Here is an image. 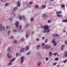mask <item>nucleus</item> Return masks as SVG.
Instances as JSON below:
<instances>
[{"label": "nucleus", "mask_w": 67, "mask_h": 67, "mask_svg": "<svg viewBox=\"0 0 67 67\" xmlns=\"http://www.w3.org/2000/svg\"><path fill=\"white\" fill-rule=\"evenodd\" d=\"M62 12H56V13L57 14V16H59V17H61V18H63V15H61L58 13L59 14H61Z\"/></svg>", "instance_id": "1"}, {"label": "nucleus", "mask_w": 67, "mask_h": 67, "mask_svg": "<svg viewBox=\"0 0 67 67\" xmlns=\"http://www.w3.org/2000/svg\"><path fill=\"white\" fill-rule=\"evenodd\" d=\"M0 28H1L0 29V31H2V30L3 31H4V30H5V27L3 26H2V25L1 24H0Z\"/></svg>", "instance_id": "2"}, {"label": "nucleus", "mask_w": 67, "mask_h": 67, "mask_svg": "<svg viewBox=\"0 0 67 67\" xmlns=\"http://www.w3.org/2000/svg\"><path fill=\"white\" fill-rule=\"evenodd\" d=\"M51 47L47 45H45L44 46V47H43L42 48L43 49H49V48H50Z\"/></svg>", "instance_id": "3"}, {"label": "nucleus", "mask_w": 67, "mask_h": 67, "mask_svg": "<svg viewBox=\"0 0 67 67\" xmlns=\"http://www.w3.org/2000/svg\"><path fill=\"white\" fill-rule=\"evenodd\" d=\"M21 59V61L20 62V63L21 64L23 63V61H24V57L23 56L20 58Z\"/></svg>", "instance_id": "4"}, {"label": "nucleus", "mask_w": 67, "mask_h": 67, "mask_svg": "<svg viewBox=\"0 0 67 67\" xmlns=\"http://www.w3.org/2000/svg\"><path fill=\"white\" fill-rule=\"evenodd\" d=\"M49 29V26L47 25H46L44 26V29L45 30H47Z\"/></svg>", "instance_id": "5"}, {"label": "nucleus", "mask_w": 67, "mask_h": 67, "mask_svg": "<svg viewBox=\"0 0 67 67\" xmlns=\"http://www.w3.org/2000/svg\"><path fill=\"white\" fill-rule=\"evenodd\" d=\"M19 21H17L15 23V25L16 27H18L19 26Z\"/></svg>", "instance_id": "6"}, {"label": "nucleus", "mask_w": 67, "mask_h": 67, "mask_svg": "<svg viewBox=\"0 0 67 67\" xmlns=\"http://www.w3.org/2000/svg\"><path fill=\"white\" fill-rule=\"evenodd\" d=\"M52 35L53 37H58L59 36V35L58 34H53Z\"/></svg>", "instance_id": "7"}, {"label": "nucleus", "mask_w": 67, "mask_h": 67, "mask_svg": "<svg viewBox=\"0 0 67 67\" xmlns=\"http://www.w3.org/2000/svg\"><path fill=\"white\" fill-rule=\"evenodd\" d=\"M42 17L44 18H46L47 17V15L46 14H44L42 15Z\"/></svg>", "instance_id": "8"}, {"label": "nucleus", "mask_w": 67, "mask_h": 67, "mask_svg": "<svg viewBox=\"0 0 67 67\" xmlns=\"http://www.w3.org/2000/svg\"><path fill=\"white\" fill-rule=\"evenodd\" d=\"M49 56H52L53 55V54L52 53V52L51 51L50 52H49Z\"/></svg>", "instance_id": "9"}, {"label": "nucleus", "mask_w": 67, "mask_h": 67, "mask_svg": "<svg viewBox=\"0 0 67 67\" xmlns=\"http://www.w3.org/2000/svg\"><path fill=\"white\" fill-rule=\"evenodd\" d=\"M22 19L24 21H25V20L26 19L25 18V16L24 15H23L22 16Z\"/></svg>", "instance_id": "10"}, {"label": "nucleus", "mask_w": 67, "mask_h": 67, "mask_svg": "<svg viewBox=\"0 0 67 67\" xmlns=\"http://www.w3.org/2000/svg\"><path fill=\"white\" fill-rule=\"evenodd\" d=\"M17 9H18V8H17V7H15L13 9V11H15Z\"/></svg>", "instance_id": "11"}, {"label": "nucleus", "mask_w": 67, "mask_h": 67, "mask_svg": "<svg viewBox=\"0 0 67 67\" xmlns=\"http://www.w3.org/2000/svg\"><path fill=\"white\" fill-rule=\"evenodd\" d=\"M38 66H40L41 65V62L40 61H39L37 62Z\"/></svg>", "instance_id": "12"}, {"label": "nucleus", "mask_w": 67, "mask_h": 67, "mask_svg": "<svg viewBox=\"0 0 67 67\" xmlns=\"http://www.w3.org/2000/svg\"><path fill=\"white\" fill-rule=\"evenodd\" d=\"M40 46H41V45H37V47L36 48V49H39Z\"/></svg>", "instance_id": "13"}, {"label": "nucleus", "mask_w": 67, "mask_h": 67, "mask_svg": "<svg viewBox=\"0 0 67 67\" xmlns=\"http://www.w3.org/2000/svg\"><path fill=\"white\" fill-rule=\"evenodd\" d=\"M64 56L65 57H67V51L64 52Z\"/></svg>", "instance_id": "14"}, {"label": "nucleus", "mask_w": 67, "mask_h": 67, "mask_svg": "<svg viewBox=\"0 0 67 67\" xmlns=\"http://www.w3.org/2000/svg\"><path fill=\"white\" fill-rule=\"evenodd\" d=\"M20 5V3L19 2V1H18V3L17 4V7H18Z\"/></svg>", "instance_id": "15"}, {"label": "nucleus", "mask_w": 67, "mask_h": 67, "mask_svg": "<svg viewBox=\"0 0 67 67\" xmlns=\"http://www.w3.org/2000/svg\"><path fill=\"white\" fill-rule=\"evenodd\" d=\"M10 49H11V47H9L7 49V52H9Z\"/></svg>", "instance_id": "16"}, {"label": "nucleus", "mask_w": 67, "mask_h": 67, "mask_svg": "<svg viewBox=\"0 0 67 67\" xmlns=\"http://www.w3.org/2000/svg\"><path fill=\"white\" fill-rule=\"evenodd\" d=\"M46 7V5H42V8L43 9H44V8H45Z\"/></svg>", "instance_id": "17"}, {"label": "nucleus", "mask_w": 67, "mask_h": 67, "mask_svg": "<svg viewBox=\"0 0 67 67\" xmlns=\"http://www.w3.org/2000/svg\"><path fill=\"white\" fill-rule=\"evenodd\" d=\"M25 48L26 50H29V46H26L25 47Z\"/></svg>", "instance_id": "18"}, {"label": "nucleus", "mask_w": 67, "mask_h": 67, "mask_svg": "<svg viewBox=\"0 0 67 67\" xmlns=\"http://www.w3.org/2000/svg\"><path fill=\"white\" fill-rule=\"evenodd\" d=\"M25 49L24 48H22L21 49V52H23L24 51Z\"/></svg>", "instance_id": "19"}, {"label": "nucleus", "mask_w": 67, "mask_h": 67, "mask_svg": "<svg viewBox=\"0 0 67 67\" xmlns=\"http://www.w3.org/2000/svg\"><path fill=\"white\" fill-rule=\"evenodd\" d=\"M63 22H66L67 23V19H64L62 20Z\"/></svg>", "instance_id": "20"}, {"label": "nucleus", "mask_w": 67, "mask_h": 67, "mask_svg": "<svg viewBox=\"0 0 67 67\" xmlns=\"http://www.w3.org/2000/svg\"><path fill=\"white\" fill-rule=\"evenodd\" d=\"M39 6L38 5H35L34 7L35 8H36V9L37 8H38V7Z\"/></svg>", "instance_id": "21"}, {"label": "nucleus", "mask_w": 67, "mask_h": 67, "mask_svg": "<svg viewBox=\"0 0 67 67\" xmlns=\"http://www.w3.org/2000/svg\"><path fill=\"white\" fill-rule=\"evenodd\" d=\"M15 59V58H13L12 59L10 60V62H13L14 60Z\"/></svg>", "instance_id": "22"}, {"label": "nucleus", "mask_w": 67, "mask_h": 67, "mask_svg": "<svg viewBox=\"0 0 67 67\" xmlns=\"http://www.w3.org/2000/svg\"><path fill=\"white\" fill-rule=\"evenodd\" d=\"M10 30H9L8 31V32L7 33V35H10Z\"/></svg>", "instance_id": "23"}, {"label": "nucleus", "mask_w": 67, "mask_h": 67, "mask_svg": "<svg viewBox=\"0 0 67 67\" xmlns=\"http://www.w3.org/2000/svg\"><path fill=\"white\" fill-rule=\"evenodd\" d=\"M8 58H9V59H11L12 58V56L11 55H9L8 56Z\"/></svg>", "instance_id": "24"}, {"label": "nucleus", "mask_w": 67, "mask_h": 67, "mask_svg": "<svg viewBox=\"0 0 67 67\" xmlns=\"http://www.w3.org/2000/svg\"><path fill=\"white\" fill-rule=\"evenodd\" d=\"M37 55H39V56H42L41 54H40V53L39 52H37Z\"/></svg>", "instance_id": "25"}, {"label": "nucleus", "mask_w": 67, "mask_h": 67, "mask_svg": "<svg viewBox=\"0 0 67 67\" xmlns=\"http://www.w3.org/2000/svg\"><path fill=\"white\" fill-rule=\"evenodd\" d=\"M29 26V24H27L25 25L26 27H27Z\"/></svg>", "instance_id": "26"}, {"label": "nucleus", "mask_w": 67, "mask_h": 67, "mask_svg": "<svg viewBox=\"0 0 67 67\" xmlns=\"http://www.w3.org/2000/svg\"><path fill=\"white\" fill-rule=\"evenodd\" d=\"M9 3H5V7H7L8 5H9Z\"/></svg>", "instance_id": "27"}, {"label": "nucleus", "mask_w": 67, "mask_h": 67, "mask_svg": "<svg viewBox=\"0 0 67 67\" xmlns=\"http://www.w3.org/2000/svg\"><path fill=\"white\" fill-rule=\"evenodd\" d=\"M61 8H64L65 7V4H62L61 5Z\"/></svg>", "instance_id": "28"}, {"label": "nucleus", "mask_w": 67, "mask_h": 67, "mask_svg": "<svg viewBox=\"0 0 67 67\" xmlns=\"http://www.w3.org/2000/svg\"><path fill=\"white\" fill-rule=\"evenodd\" d=\"M19 18L20 19V21H21L22 20V18H21V15H20L19 16Z\"/></svg>", "instance_id": "29"}, {"label": "nucleus", "mask_w": 67, "mask_h": 67, "mask_svg": "<svg viewBox=\"0 0 67 67\" xmlns=\"http://www.w3.org/2000/svg\"><path fill=\"white\" fill-rule=\"evenodd\" d=\"M34 20V19L33 18H32L30 19V20L31 21V22H32V21H33Z\"/></svg>", "instance_id": "30"}, {"label": "nucleus", "mask_w": 67, "mask_h": 67, "mask_svg": "<svg viewBox=\"0 0 67 67\" xmlns=\"http://www.w3.org/2000/svg\"><path fill=\"white\" fill-rule=\"evenodd\" d=\"M57 44V43H56V42H55L53 43V45L54 46H56V44Z\"/></svg>", "instance_id": "31"}, {"label": "nucleus", "mask_w": 67, "mask_h": 67, "mask_svg": "<svg viewBox=\"0 0 67 67\" xmlns=\"http://www.w3.org/2000/svg\"><path fill=\"white\" fill-rule=\"evenodd\" d=\"M55 39L53 40L52 41V43H55Z\"/></svg>", "instance_id": "32"}, {"label": "nucleus", "mask_w": 67, "mask_h": 67, "mask_svg": "<svg viewBox=\"0 0 67 67\" xmlns=\"http://www.w3.org/2000/svg\"><path fill=\"white\" fill-rule=\"evenodd\" d=\"M14 43L15 44H16V43H17V41H16V40H14Z\"/></svg>", "instance_id": "33"}, {"label": "nucleus", "mask_w": 67, "mask_h": 67, "mask_svg": "<svg viewBox=\"0 0 67 67\" xmlns=\"http://www.w3.org/2000/svg\"><path fill=\"white\" fill-rule=\"evenodd\" d=\"M56 61H58V59L57 58H56L55 59Z\"/></svg>", "instance_id": "34"}, {"label": "nucleus", "mask_w": 67, "mask_h": 67, "mask_svg": "<svg viewBox=\"0 0 67 67\" xmlns=\"http://www.w3.org/2000/svg\"><path fill=\"white\" fill-rule=\"evenodd\" d=\"M31 52L30 51L28 52L27 54H26V55H29L30 54Z\"/></svg>", "instance_id": "35"}, {"label": "nucleus", "mask_w": 67, "mask_h": 67, "mask_svg": "<svg viewBox=\"0 0 67 67\" xmlns=\"http://www.w3.org/2000/svg\"><path fill=\"white\" fill-rule=\"evenodd\" d=\"M9 19L10 21H13V19L12 18H9Z\"/></svg>", "instance_id": "36"}, {"label": "nucleus", "mask_w": 67, "mask_h": 67, "mask_svg": "<svg viewBox=\"0 0 67 67\" xmlns=\"http://www.w3.org/2000/svg\"><path fill=\"white\" fill-rule=\"evenodd\" d=\"M24 41V39L23 38H21L20 40V42H22Z\"/></svg>", "instance_id": "37"}, {"label": "nucleus", "mask_w": 67, "mask_h": 67, "mask_svg": "<svg viewBox=\"0 0 67 67\" xmlns=\"http://www.w3.org/2000/svg\"><path fill=\"white\" fill-rule=\"evenodd\" d=\"M36 40L37 41H39L40 40V38H36Z\"/></svg>", "instance_id": "38"}, {"label": "nucleus", "mask_w": 67, "mask_h": 67, "mask_svg": "<svg viewBox=\"0 0 67 67\" xmlns=\"http://www.w3.org/2000/svg\"><path fill=\"white\" fill-rule=\"evenodd\" d=\"M48 40V39H46L45 40V43H47V41Z\"/></svg>", "instance_id": "39"}, {"label": "nucleus", "mask_w": 67, "mask_h": 67, "mask_svg": "<svg viewBox=\"0 0 67 67\" xmlns=\"http://www.w3.org/2000/svg\"><path fill=\"white\" fill-rule=\"evenodd\" d=\"M50 31V30L49 29L48 30L46 31V32L47 33H48V32H49Z\"/></svg>", "instance_id": "40"}, {"label": "nucleus", "mask_w": 67, "mask_h": 67, "mask_svg": "<svg viewBox=\"0 0 67 67\" xmlns=\"http://www.w3.org/2000/svg\"><path fill=\"white\" fill-rule=\"evenodd\" d=\"M12 62H10L9 64V65H12Z\"/></svg>", "instance_id": "41"}, {"label": "nucleus", "mask_w": 67, "mask_h": 67, "mask_svg": "<svg viewBox=\"0 0 67 67\" xmlns=\"http://www.w3.org/2000/svg\"><path fill=\"white\" fill-rule=\"evenodd\" d=\"M48 57H46V60H48Z\"/></svg>", "instance_id": "42"}, {"label": "nucleus", "mask_w": 67, "mask_h": 67, "mask_svg": "<svg viewBox=\"0 0 67 67\" xmlns=\"http://www.w3.org/2000/svg\"><path fill=\"white\" fill-rule=\"evenodd\" d=\"M67 61V60L66 59L65 60L63 61V63H66V62Z\"/></svg>", "instance_id": "43"}, {"label": "nucleus", "mask_w": 67, "mask_h": 67, "mask_svg": "<svg viewBox=\"0 0 67 67\" xmlns=\"http://www.w3.org/2000/svg\"><path fill=\"white\" fill-rule=\"evenodd\" d=\"M57 54V53H54V56H55V55H56Z\"/></svg>", "instance_id": "44"}, {"label": "nucleus", "mask_w": 67, "mask_h": 67, "mask_svg": "<svg viewBox=\"0 0 67 67\" xmlns=\"http://www.w3.org/2000/svg\"><path fill=\"white\" fill-rule=\"evenodd\" d=\"M44 45H45V43H43L42 44V46H43Z\"/></svg>", "instance_id": "45"}, {"label": "nucleus", "mask_w": 67, "mask_h": 67, "mask_svg": "<svg viewBox=\"0 0 67 67\" xmlns=\"http://www.w3.org/2000/svg\"><path fill=\"white\" fill-rule=\"evenodd\" d=\"M26 38L28 37H29V35L28 34H26Z\"/></svg>", "instance_id": "46"}, {"label": "nucleus", "mask_w": 67, "mask_h": 67, "mask_svg": "<svg viewBox=\"0 0 67 67\" xmlns=\"http://www.w3.org/2000/svg\"><path fill=\"white\" fill-rule=\"evenodd\" d=\"M13 37V36H12L10 38V39H12Z\"/></svg>", "instance_id": "47"}, {"label": "nucleus", "mask_w": 67, "mask_h": 67, "mask_svg": "<svg viewBox=\"0 0 67 67\" xmlns=\"http://www.w3.org/2000/svg\"><path fill=\"white\" fill-rule=\"evenodd\" d=\"M52 21H50V20H49L48 21V23H51V22Z\"/></svg>", "instance_id": "48"}, {"label": "nucleus", "mask_w": 67, "mask_h": 67, "mask_svg": "<svg viewBox=\"0 0 67 67\" xmlns=\"http://www.w3.org/2000/svg\"><path fill=\"white\" fill-rule=\"evenodd\" d=\"M45 27V26H42L41 27V28H44V27Z\"/></svg>", "instance_id": "49"}, {"label": "nucleus", "mask_w": 67, "mask_h": 67, "mask_svg": "<svg viewBox=\"0 0 67 67\" xmlns=\"http://www.w3.org/2000/svg\"><path fill=\"white\" fill-rule=\"evenodd\" d=\"M9 55H10V53H8L7 54V56H8V57L9 56Z\"/></svg>", "instance_id": "50"}, {"label": "nucleus", "mask_w": 67, "mask_h": 67, "mask_svg": "<svg viewBox=\"0 0 67 67\" xmlns=\"http://www.w3.org/2000/svg\"><path fill=\"white\" fill-rule=\"evenodd\" d=\"M19 27L20 29H22V26H19Z\"/></svg>", "instance_id": "51"}, {"label": "nucleus", "mask_w": 67, "mask_h": 67, "mask_svg": "<svg viewBox=\"0 0 67 67\" xmlns=\"http://www.w3.org/2000/svg\"><path fill=\"white\" fill-rule=\"evenodd\" d=\"M65 47V46L64 45H62V48H64Z\"/></svg>", "instance_id": "52"}, {"label": "nucleus", "mask_w": 67, "mask_h": 67, "mask_svg": "<svg viewBox=\"0 0 67 67\" xmlns=\"http://www.w3.org/2000/svg\"><path fill=\"white\" fill-rule=\"evenodd\" d=\"M57 64V63H55L53 64V65H56Z\"/></svg>", "instance_id": "53"}, {"label": "nucleus", "mask_w": 67, "mask_h": 67, "mask_svg": "<svg viewBox=\"0 0 67 67\" xmlns=\"http://www.w3.org/2000/svg\"><path fill=\"white\" fill-rule=\"evenodd\" d=\"M13 31L14 32H16V30H13Z\"/></svg>", "instance_id": "54"}, {"label": "nucleus", "mask_w": 67, "mask_h": 67, "mask_svg": "<svg viewBox=\"0 0 67 67\" xmlns=\"http://www.w3.org/2000/svg\"><path fill=\"white\" fill-rule=\"evenodd\" d=\"M65 43L66 44H67V41H65Z\"/></svg>", "instance_id": "55"}, {"label": "nucleus", "mask_w": 67, "mask_h": 67, "mask_svg": "<svg viewBox=\"0 0 67 67\" xmlns=\"http://www.w3.org/2000/svg\"><path fill=\"white\" fill-rule=\"evenodd\" d=\"M52 8L51 7H49L48 8V9H51Z\"/></svg>", "instance_id": "56"}, {"label": "nucleus", "mask_w": 67, "mask_h": 67, "mask_svg": "<svg viewBox=\"0 0 67 67\" xmlns=\"http://www.w3.org/2000/svg\"><path fill=\"white\" fill-rule=\"evenodd\" d=\"M42 40H44V39H45V37H42Z\"/></svg>", "instance_id": "57"}, {"label": "nucleus", "mask_w": 67, "mask_h": 67, "mask_svg": "<svg viewBox=\"0 0 67 67\" xmlns=\"http://www.w3.org/2000/svg\"><path fill=\"white\" fill-rule=\"evenodd\" d=\"M46 31L45 30H44L43 31V33H46Z\"/></svg>", "instance_id": "58"}, {"label": "nucleus", "mask_w": 67, "mask_h": 67, "mask_svg": "<svg viewBox=\"0 0 67 67\" xmlns=\"http://www.w3.org/2000/svg\"><path fill=\"white\" fill-rule=\"evenodd\" d=\"M18 55H19V53H16V56H18Z\"/></svg>", "instance_id": "59"}, {"label": "nucleus", "mask_w": 67, "mask_h": 67, "mask_svg": "<svg viewBox=\"0 0 67 67\" xmlns=\"http://www.w3.org/2000/svg\"><path fill=\"white\" fill-rule=\"evenodd\" d=\"M9 26H6V28H7V29H8V28H9Z\"/></svg>", "instance_id": "60"}, {"label": "nucleus", "mask_w": 67, "mask_h": 67, "mask_svg": "<svg viewBox=\"0 0 67 67\" xmlns=\"http://www.w3.org/2000/svg\"><path fill=\"white\" fill-rule=\"evenodd\" d=\"M31 3H32V2H30L29 3L30 4H31Z\"/></svg>", "instance_id": "61"}, {"label": "nucleus", "mask_w": 67, "mask_h": 67, "mask_svg": "<svg viewBox=\"0 0 67 67\" xmlns=\"http://www.w3.org/2000/svg\"><path fill=\"white\" fill-rule=\"evenodd\" d=\"M64 49H63V48H62V49H61V51H63Z\"/></svg>", "instance_id": "62"}, {"label": "nucleus", "mask_w": 67, "mask_h": 67, "mask_svg": "<svg viewBox=\"0 0 67 67\" xmlns=\"http://www.w3.org/2000/svg\"><path fill=\"white\" fill-rule=\"evenodd\" d=\"M50 1H53V0H49Z\"/></svg>", "instance_id": "63"}, {"label": "nucleus", "mask_w": 67, "mask_h": 67, "mask_svg": "<svg viewBox=\"0 0 67 67\" xmlns=\"http://www.w3.org/2000/svg\"><path fill=\"white\" fill-rule=\"evenodd\" d=\"M32 34H34V32H32Z\"/></svg>", "instance_id": "64"}]
</instances>
